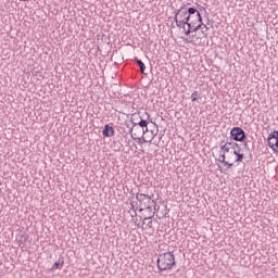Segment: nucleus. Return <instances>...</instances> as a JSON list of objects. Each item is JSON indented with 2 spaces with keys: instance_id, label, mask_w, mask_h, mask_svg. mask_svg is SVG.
<instances>
[{
  "instance_id": "f8f14e48",
  "label": "nucleus",
  "mask_w": 278,
  "mask_h": 278,
  "mask_svg": "<svg viewBox=\"0 0 278 278\" xmlns=\"http://www.w3.org/2000/svg\"><path fill=\"white\" fill-rule=\"evenodd\" d=\"M241 149L235 150L233 155H236L235 162H242L244 160V154L240 153Z\"/></svg>"
},
{
  "instance_id": "b1692460",
  "label": "nucleus",
  "mask_w": 278,
  "mask_h": 278,
  "mask_svg": "<svg viewBox=\"0 0 278 278\" xmlns=\"http://www.w3.org/2000/svg\"><path fill=\"white\" fill-rule=\"evenodd\" d=\"M244 147H249V144H248V143H244Z\"/></svg>"
},
{
  "instance_id": "4468645a",
  "label": "nucleus",
  "mask_w": 278,
  "mask_h": 278,
  "mask_svg": "<svg viewBox=\"0 0 278 278\" xmlns=\"http://www.w3.org/2000/svg\"><path fill=\"white\" fill-rule=\"evenodd\" d=\"M136 64H138L141 73H144V71L147 70V66L144 65V62H142L141 60L139 59H136Z\"/></svg>"
},
{
  "instance_id": "dca6fc26",
  "label": "nucleus",
  "mask_w": 278,
  "mask_h": 278,
  "mask_svg": "<svg viewBox=\"0 0 278 278\" xmlns=\"http://www.w3.org/2000/svg\"><path fill=\"white\" fill-rule=\"evenodd\" d=\"M230 149L232 151H238L240 150V146L237 142H230Z\"/></svg>"
},
{
  "instance_id": "ddd939ff",
  "label": "nucleus",
  "mask_w": 278,
  "mask_h": 278,
  "mask_svg": "<svg viewBox=\"0 0 278 278\" xmlns=\"http://www.w3.org/2000/svg\"><path fill=\"white\" fill-rule=\"evenodd\" d=\"M63 266H64V257H60V258L52 265V268L60 269V268H63Z\"/></svg>"
},
{
  "instance_id": "9d476101",
  "label": "nucleus",
  "mask_w": 278,
  "mask_h": 278,
  "mask_svg": "<svg viewBox=\"0 0 278 278\" xmlns=\"http://www.w3.org/2000/svg\"><path fill=\"white\" fill-rule=\"evenodd\" d=\"M192 18L193 17L189 16V14L187 13V15L185 16V21H184V23L180 26V29H182L184 34H186V29H188L190 23H192V21H194Z\"/></svg>"
},
{
  "instance_id": "2eb2a0df",
  "label": "nucleus",
  "mask_w": 278,
  "mask_h": 278,
  "mask_svg": "<svg viewBox=\"0 0 278 278\" xmlns=\"http://www.w3.org/2000/svg\"><path fill=\"white\" fill-rule=\"evenodd\" d=\"M143 223L147 224V226L149 227V229H151L153 227V220L151 219V217H146L143 219Z\"/></svg>"
},
{
  "instance_id": "7ed1b4c3",
  "label": "nucleus",
  "mask_w": 278,
  "mask_h": 278,
  "mask_svg": "<svg viewBox=\"0 0 278 278\" xmlns=\"http://www.w3.org/2000/svg\"><path fill=\"white\" fill-rule=\"evenodd\" d=\"M136 200L138 202H130L131 210H138L139 207V212L151 210V203H155V201H153L150 195L144 193H137Z\"/></svg>"
},
{
  "instance_id": "aec40b11",
  "label": "nucleus",
  "mask_w": 278,
  "mask_h": 278,
  "mask_svg": "<svg viewBox=\"0 0 278 278\" xmlns=\"http://www.w3.org/2000/svg\"><path fill=\"white\" fill-rule=\"evenodd\" d=\"M224 166H226L227 168H231L233 166V163H229V162H225Z\"/></svg>"
},
{
  "instance_id": "9b49d317",
  "label": "nucleus",
  "mask_w": 278,
  "mask_h": 278,
  "mask_svg": "<svg viewBox=\"0 0 278 278\" xmlns=\"http://www.w3.org/2000/svg\"><path fill=\"white\" fill-rule=\"evenodd\" d=\"M220 151L224 153H229L231 151V142L227 141L226 143L222 144Z\"/></svg>"
},
{
  "instance_id": "1a4fd4ad",
  "label": "nucleus",
  "mask_w": 278,
  "mask_h": 278,
  "mask_svg": "<svg viewBox=\"0 0 278 278\" xmlns=\"http://www.w3.org/2000/svg\"><path fill=\"white\" fill-rule=\"evenodd\" d=\"M102 136L104 138H112L114 136V127L106 124L102 130Z\"/></svg>"
},
{
  "instance_id": "0eeeda50",
  "label": "nucleus",
  "mask_w": 278,
  "mask_h": 278,
  "mask_svg": "<svg viewBox=\"0 0 278 278\" xmlns=\"http://www.w3.org/2000/svg\"><path fill=\"white\" fill-rule=\"evenodd\" d=\"M187 14H188V11H186V9H184V8H180L175 13L174 21H175L177 27H179V28L181 27V24H184L186 21Z\"/></svg>"
},
{
  "instance_id": "4be33fe9",
  "label": "nucleus",
  "mask_w": 278,
  "mask_h": 278,
  "mask_svg": "<svg viewBox=\"0 0 278 278\" xmlns=\"http://www.w3.org/2000/svg\"><path fill=\"white\" fill-rule=\"evenodd\" d=\"M192 21H197V14H193Z\"/></svg>"
},
{
  "instance_id": "20e7f679",
  "label": "nucleus",
  "mask_w": 278,
  "mask_h": 278,
  "mask_svg": "<svg viewBox=\"0 0 278 278\" xmlns=\"http://www.w3.org/2000/svg\"><path fill=\"white\" fill-rule=\"evenodd\" d=\"M199 29H205L207 31L210 28L207 25L203 24V17H201V21H191L189 26H187V29L185 31V36H190L192 31H199Z\"/></svg>"
},
{
  "instance_id": "39448f33",
  "label": "nucleus",
  "mask_w": 278,
  "mask_h": 278,
  "mask_svg": "<svg viewBox=\"0 0 278 278\" xmlns=\"http://www.w3.org/2000/svg\"><path fill=\"white\" fill-rule=\"evenodd\" d=\"M267 144L273 149L274 153H278V130H274L268 135Z\"/></svg>"
},
{
  "instance_id": "5701e85b",
  "label": "nucleus",
  "mask_w": 278,
  "mask_h": 278,
  "mask_svg": "<svg viewBox=\"0 0 278 278\" xmlns=\"http://www.w3.org/2000/svg\"><path fill=\"white\" fill-rule=\"evenodd\" d=\"M219 170H220V173H223V167L222 166H219Z\"/></svg>"
},
{
  "instance_id": "f3484780",
  "label": "nucleus",
  "mask_w": 278,
  "mask_h": 278,
  "mask_svg": "<svg viewBox=\"0 0 278 278\" xmlns=\"http://www.w3.org/2000/svg\"><path fill=\"white\" fill-rule=\"evenodd\" d=\"M225 153L226 152L219 155L218 162H220V164H225L227 162V156L225 155Z\"/></svg>"
},
{
  "instance_id": "f03ea898",
  "label": "nucleus",
  "mask_w": 278,
  "mask_h": 278,
  "mask_svg": "<svg viewBox=\"0 0 278 278\" xmlns=\"http://www.w3.org/2000/svg\"><path fill=\"white\" fill-rule=\"evenodd\" d=\"M142 129V131H138V129ZM130 131H138L132 132L131 138L134 140H143V142H147V139H144V135L149 134V122L147 119H140L139 123L132 122V128Z\"/></svg>"
},
{
  "instance_id": "6ab92c4d",
  "label": "nucleus",
  "mask_w": 278,
  "mask_h": 278,
  "mask_svg": "<svg viewBox=\"0 0 278 278\" xmlns=\"http://www.w3.org/2000/svg\"><path fill=\"white\" fill-rule=\"evenodd\" d=\"M202 38H207V30L201 29Z\"/></svg>"
},
{
  "instance_id": "f257e3e1",
  "label": "nucleus",
  "mask_w": 278,
  "mask_h": 278,
  "mask_svg": "<svg viewBox=\"0 0 278 278\" xmlns=\"http://www.w3.org/2000/svg\"><path fill=\"white\" fill-rule=\"evenodd\" d=\"M156 266L161 273L164 270H170V268L175 266V254H173V252L160 254L156 261Z\"/></svg>"
},
{
  "instance_id": "a211bd4d",
  "label": "nucleus",
  "mask_w": 278,
  "mask_h": 278,
  "mask_svg": "<svg viewBox=\"0 0 278 278\" xmlns=\"http://www.w3.org/2000/svg\"><path fill=\"white\" fill-rule=\"evenodd\" d=\"M199 97V91H193L191 94V101L194 102L197 101V98Z\"/></svg>"
},
{
  "instance_id": "6e6552de",
  "label": "nucleus",
  "mask_w": 278,
  "mask_h": 278,
  "mask_svg": "<svg viewBox=\"0 0 278 278\" xmlns=\"http://www.w3.org/2000/svg\"><path fill=\"white\" fill-rule=\"evenodd\" d=\"M186 12L192 18H194V14H195V20H193V21L194 22L200 21V23H201V13L199 12V10H197V8L191 7L188 10H186Z\"/></svg>"
},
{
  "instance_id": "412c9836",
  "label": "nucleus",
  "mask_w": 278,
  "mask_h": 278,
  "mask_svg": "<svg viewBox=\"0 0 278 278\" xmlns=\"http://www.w3.org/2000/svg\"><path fill=\"white\" fill-rule=\"evenodd\" d=\"M134 131H135V134H138V131H142V129L139 127V129L134 130Z\"/></svg>"
},
{
  "instance_id": "423d86ee",
  "label": "nucleus",
  "mask_w": 278,
  "mask_h": 278,
  "mask_svg": "<svg viewBox=\"0 0 278 278\" xmlns=\"http://www.w3.org/2000/svg\"><path fill=\"white\" fill-rule=\"evenodd\" d=\"M230 136L232 140H235L236 142H242L247 138V134L244 132V129L240 127H233L230 130Z\"/></svg>"
}]
</instances>
